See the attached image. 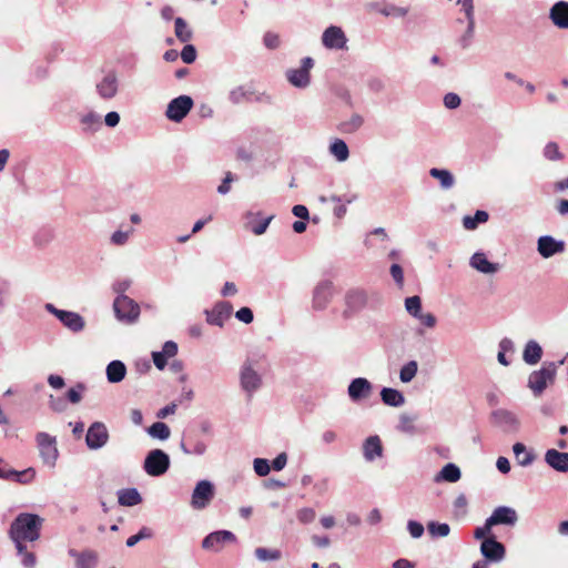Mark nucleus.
I'll return each mask as SVG.
<instances>
[{"label":"nucleus","mask_w":568,"mask_h":568,"mask_svg":"<svg viewBox=\"0 0 568 568\" xmlns=\"http://www.w3.org/2000/svg\"><path fill=\"white\" fill-rule=\"evenodd\" d=\"M97 93L103 100L113 99L119 91V80L115 72H108L95 85Z\"/></svg>","instance_id":"nucleus-22"},{"label":"nucleus","mask_w":568,"mask_h":568,"mask_svg":"<svg viewBox=\"0 0 568 568\" xmlns=\"http://www.w3.org/2000/svg\"><path fill=\"white\" fill-rule=\"evenodd\" d=\"M170 467L169 455L161 449L151 450L145 457L143 468L150 476L163 475Z\"/></svg>","instance_id":"nucleus-8"},{"label":"nucleus","mask_w":568,"mask_h":568,"mask_svg":"<svg viewBox=\"0 0 568 568\" xmlns=\"http://www.w3.org/2000/svg\"><path fill=\"white\" fill-rule=\"evenodd\" d=\"M462 473L458 466L453 463L446 464L436 476V481L444 480L456 483L460 479Z\"/></svg>","instance_id":"nucleus-34"},{"label":"nucleus","mask_w":568,"mask_h":568,"mask_svg":"<svg viewBox=\"0 0 568 568\" xmlns=\"http://www.w3.org/2000/svg\"><path fill=\"white\" fill-rule=\"evenodd\" d=\"M209 428H185L182 436L181 447L189 454H203L205 442L209 439Z\"/></svg>","instance_id":"nucleus-6"},{"label":"nucleus","mask_w":568,"mask_h":568,"mask_svg":"<svg viewBox=\"0 0 568 568\" xmlns=\"http://www.w3.org/2000/svg\"><path fill=\"white\" fill-rule=\"evenodd\" d=\"M233 311L229 302H219L214 305L212 311H206V321L211 325L222 327L224 322L231 316Z\"/></svg>","instance_id":"nucleus-23"},{"label":"nucleus","mask_w":568,"mask_h":568,"mask_svg":"<svg viewBox=\"0 0 568 568\" xmlns=\"http://www.w3.org/2000/svg\"><path fill=\"white\" fill-rule=\"evenodd\" d=\"M416 320H418L419 323L427 328L435 327L436 323H437L436 316L432 313H423L422 312L420 315L416 317Z\"/></svg>","instance_id":"nucleus-61"},{"label":"nucleus","mask_w":568,"mask_h":568,"mask_svg":"<svg viewBox=\"0 0 568 568\" xmlns=\"http://www.w3.org/2000/svg\"><path fill=\"white\" fill-rule=\"evenodd\" d=\"M549 17L556 27L568 29V2H556L550 9Z\"/></svg>","instance_id":"nucleus-28"},{"label":"nucleus","mask_w":568,"mask_h":568,"mask_svg":"<svg viewBox=\"0 0 568 568\" xmlns=\"http://www.w3.org/2000/svg\"><path fill=\"white\" fill-rule=\"evenodd\" d=\"M363 455L366 462H374L383 456V446L377 435L369 436L363 444Z\"/></svg>","instance_id":"nucleus-29"},{"label":"nucleus","mask_w":568,"mask_h":568,"mask_svg":"<svg viewBox=\"0 0 568 568\" xmlns=\"http://www.w3.org/2000/svg\"><path fill=\"white\" fill-rule=\"evenodd\" d=\"M235 317L245 324H250L253 322L254 315L250 307H242L235 313Z\"/></svg>","instance_id":"nucleus-64"},{"label":"nucleus","mask_w":568,"mask_h":568,"mask_svg":"<svg viewBox=\"0 0 568 568\" xmlns=\"http://www.w3.org/2000/svg\"><path fill=\"white\" fill-rule=\"evenodd\" d=\"M468 500L465 494H459L454 500V513L456 516H465L467 513Z\"/></svg>","instance_id":"nucleus-52"},{"label":"nucleus","mask_w":568,"mask_h":568,"mask_svg":"<svg viewBox=\"0 0 568 568\" xmlns=\"http://www.w3.org/2000/svg\"><path fill=\"white\" fill-rule=\"evenodd\" d=\"M37 443L44 465L50 468L54 467L59 455L55 438L45 433H39L37 435Z\"/></svg>","instance_id":"nucleus-11"},{"label":"nucleus","mask_w":568,"mask_h":568,"mask_svg":"<svg viewBox=\"0 0 568 568\" xmlns=\"http://www.w3.org/2000/svg\"><path fill=\"white\" fill-rule=\"evenodd\" d=\"M296 518L301 524H304V525L311 524L315 520L316 513L311 507H303L297 510Z\"/></svg>","instance_id":"nucleus-50"},{"label":"nucleus","mask_w":568,"mask_h":568,"mask_svg":"<svg viewBox=\"0 0 568 568\" xmlns=\"http://www.w3.org/2000/svg\"><path fill=\"white\" fill-rule=\"evenodd\" d=\"M334 296V285L329 280L317 283L313 291L312 307L315 311H324Z\"/></svg>","instance_id":"nucleus-10"},{"label":"nucleus","mask_w":568,"mask_h":568,"mask_svg":"<svg viewBox=\"0 0 568 568\" xmlns=\"http://www.w3.org/2000/svg\"><path fill=\"white\" fill-rule=\"evenodd\" d=\"M345 308L343 317L348 320L361 313L366 307H374L381 302V296L377 292H368L364 288H351L346 292Z\"/></svg>","instance_id":"nucleus-1"},{"label":"nucleus","mask_w":568,"mask_h":568,"mask_svg":"<svg viewBox=\"0 0 568 568\" xmlns=\"http://www.w3.org/2000/svg\"><path fill=\"white\" fill-rule=\"evenodd\" d=\"M43 519L36 514L21 513L11 523L9 535L17 539L36 541L40 538Z\"/></svg>","instance_id":"nucleus-2"},{"label":"nucleus","mask_w":568,"mask_h":568,"mask_svg":"<svg viewBox=\"0 0 568 568\" xmlns=\"http://www.w3.org/2000/svg\"><path fill=\"white\" fill-rule=\"evenodd\" d=\"M544 155L551 161L561 159L558 144L555 142L547 143L544 149Z\"/></svg>","instance_id":"nucleus-57"},{"label":"nucleus","mask_w":568,"mask_h":568,"mask_svg":"<svg viewBox=\"0 0 568 568\" xmlns=\"http://www.w3.org/2000/svg\"><path fill=\"white\" fill-rule=\"evenodd\" d=\"M193 106V100L189 95H180L173 99L169 104L165 115L173 122H181Z\"/></svg>","instance_id":"nucleus-15"},{"label":"nucleus","mask_w":568,"mask_h":568,"mask_svg":"<svg viewBox=\"0 0 568 568\" xmlns=\"http://www.w3.org/2000/svg\"><path fill=\"white\" fill-rule=\"evenodd\" d=\"M132 281L130 278H121L113 283L112 288L118 296L125 295V292L130 288Z\"/></svg>","instance_id":"nucleus-58"},{"label":"nucleus","mask_w":568,"mask_h":568,"mask_svg":"<svg viewBox=\"0 0 568 568\" xmlns=\"http://www.w3.org/2000/svg\"><path fill=\"white\" fill-rule=\"evenodd\" d=\"M462 103V100L458 94L449 92L444 97V104L447 109L454 110L457 109Z\"/></svg>","instance_id":"nucleus-60"},{"label":"nucleus","mask_w":568,"mask_h":568,"mask_svg":"<svg viewBox=\"0 0 568 568\" xmlns=\"http://www.w3.org/2000/svg\"><path fill=\"white\" fill-rule=\"evenodd\" d=\"M489 525L494 526H508L514 527L518 521V514L516 509L509 506L496 507L491 515L488 517Z\"/></svg>","instance_id":"nucleus-18"},{"label":"nucleus","mask_w":568,"mask_h":568,"mask_svg":"<svg viewBox=\"0 0 568 568\" xmlns=\"http://www.w3.org/2000/svg\"><path fill=\"white\" fill-rule=\"evenodd\" d=\"M428 532L432 537H446L450 532V527L445 523L430 521L427 525Z\"/></svg>","instance_id":"nucleus-48"},{"label":"nucleus","mask_w":568,"mask_h":568,"mask_svg":"<svg viewBox=\"0 0 568 568\" xmlns=\"http://www.w3.org/2000/svg\"><path fill=\"white\" fill-rule=\"evenodd\" d=\"M229 100L233 104H239L245 101L251 102L254 100V92L243 85H240L230 91Z\"/></svg>","instance_id":"nucleus-37"},{"label":"nucleus","mask_w":568,"mask_h":568,"mask_svg":"<svg viewBox=\"0 0 568 568\" xmlns=\"http://www.w3.org/2000/svg\"><path fill=\"white\" fill-rule=\"evenodd\" d=\"M36 477V469L29 467L24 470H14L10 465L2 458H0V478L3 480L14 481L19 484H29Z\"/></svg>","instance_id":"nucleus-14"},{"label":"nucleus","mask_w":568,"mask_h":568,"mask_svg":"<svg viewBox=\"0 0 568 568\" xmlns=\"http://www.w3.org/2000/svg\"><path fill=\"white\" fill-rule=\"evenodd\" d=\"M236 541V536L230 530H217L209 534L202 540V548L205 550L219 552L225 544Z\"/></svg>","instance_id":"nucleus-16"},{"label":"nucleus","mask_w":568,"mask_h":568,"mask_svg":"<svg viewBox=\"0 0 568 568\" xmlns=\"http://www.w3.org/2000/svg\"><path fill=\"white\" fill-rule=\"evenodd\" d=\"M215 488L214 485L209 480L199 481L191 496V506L193 509H204L209 506L211 500L214 498Z\"/></svg>","instance_id":"nucleus-9"},{"label":"nucleus","mask_w":568,"mask_h":568,"mask_svg":"<svg viewBox=\"0 0 568 568\" xmlns=\"http://www.w3.org/2000/svg\"><path fill=\"white\" fill-rule=\"evenodd\" d=\"M373 393L372 383L365 377H356L352 379L347 387V394L353 403H359L369 398Z\"/></svg>","instance_id":"nucleus-17"},{"label":"nucleus","mask_w":568,"mask_h":568,"mask_svg":"<svg viewBox=\"0 0 568 568\" xmlns=\"http://www.w3.org/2000/svg\"><path fill=\"white\" fill-rule=\"evenodd\" d=\"M98 564V555L94 551H82L75 560L77 568H95Z\"/></svg>","instance_id":"nucleus-43"},{"label":"nucleus","mask_w":568,"mask_h":568,"mask_svg":"<svg viewBox=\"0 0 568 568\" xmlns=\"http://www.w3.org/2000/svg\"><path fill=\"white\" fill-rule=\"evenodd\" d=\"M273 217V215L262 217L261 212H247L245 214V219L247 220L246 227H248L255 235H262L266 232Z\"/></svg>","instance_id":"nucleus-25"},{"label":"nucleus","mask_w":568,"mask_h":568,"mask_svg":"<svg viewBox=\"0 0 568 568\" xmlns=\"http://www.w3.org/2000/svg\"><path fill=\"white\" fill-rule=\"evenodd\" d=\"M174 29L175 36L181 42L186 43L193 37L192 30L189 28L186 21L181 17L175 18Z\"/></svg>","instance_id":"nucleus-38"},{"label":"nucleus","mask_w":568,"mask_h":568,"mask_svg":"<svg viewBox=\"0 0 568 568\" xmlns=\"http://www.w3.org/2000/svg\"><path fill=\"white\" fill-rule=\"evenodd\" d=\"M407 529L413 538H420L424 534V526L416 520H408Z\"/></svg>","instance_id":"nucleus-59"},{"label":"nucleus","mask_w":568,"mask_h":568,"mask_svg":"<svg viewBox=\"0 0 568 568\" xmlns=\"http://www.w3.org/2000/svg\"><path fill=\"white\" fill-rule=\"evenodd\" d=\"M176 354L178 344L173 341H168L164 343L162 351L152 353L153 363L158 369L162 371L168 365V359Z\"/></svg>","instance_id":"nucleus-27"},{"label":"nucleus","mask_w":568,"mask_h":568,"mask_svg":"<svg viewBox=\"0 0 568 568\" xmlns=\"http://www.w3.org/2000/svg\"><path fill=\"white\" fill-rule=\"evenodd\" d=\"M81 124L83 125V130L88 132H95L101 126V116L91 111L81 116Z\"/></svg>","instance_id":"nucleus-40"},{"label":"nucleus","mask_w":568,"mask_h":568,"mask_svg":"<svg viewBox=\"0 0 568 568\" xmlns=\"http://www.w3.org/2000/svg\"><path fill=\"white\" fill-rule=\"evenodd\" d=\"M541 346L534 339L528 341L523 353L524 362L528 365H535L541 359Z\"/></svg>","instance_id":"nucleus-31"},{"label":"nucleus","mask_w":568,"mask_h":568,"mask_svg":"<svg viewBox=\"0 0 568 568\" xmlns=\"http://www.w3.org/2000/svg\"><path fill=\"white\" fill-rule=\"evenodd\" d=\"M44 307L50 314L54 315L64 327L73 333L81 332L85 326V322L79 313L59 310L51 303H47Z\"/></svg>","instance_id":"nucleus-7"},{"label":"nucleus","mask_w":568,"mask_h":568,"mask_svg":"<svg viewBox=\"0 0 568 568\" xmlns=\"http://www.w3.org/2000/svg\"><path fill=\"white\" fill-rule=\"evenodd\" d=\"M314 65V60L310 57L302 59L298 69H290L286 71L288 82L296 88H306L311 82L310 71Z\"/></svg>","instance_id":"nucleus-12"},{"label":"nucleus","mask_w":568,"mask_h":568,"mask_svg":"<svg viewBox=\"0 0 568 568\" xmlns=\"http://www.w3.org/2000/svg\"><path fill=\"white\" fill-rule=\"evenodd\" d=\"M254 555L260 561H276L281 559L282 552L278 549H268L258 547L255 549Z\"/></svg>","instance_id":"nucleus-44"},{"label":"nucleus","mask_w":568,"mask_h":568,"mask_svg":"<svg viewBox=\"0 0 568 568\" xmlns=\"http://www.w3.org/2000/svg\"><path fill=\"white\" fill-rule=\"evenodd\" d=\"M329 152L337 161L344 162L349 156V150L345 141L335 139L329 145Z\"/></svg>","instance_id":"nucleus-39"},{"label":"nucleus","mask_w":568,"mask_h":568,"mask_svg":"<svg viewBox=\"0 0 568 568\" xmlns=\"http://www.w3.org/2000/svg\"><path fill=\"white\" fill-rule=\"evenodd\" d=\"M489 215L486 211L478 210L474 216L466 215L463 219V225L466 230H475L478 224L485 223Z\"/></svg>","instance_id":"nucleus-42"},{"label":"nucleus","mask_w":568,"mask_h":568,"mask_svg":"<svg viewBox=\"0 0 568 568\" xmlns=\"http://www.w3.org/2000/svg\"><path fill=\"white\" fill-rule=\"evenodd\" d=\"M363 116L357 113H354L348 120L343 121L339 124V131L343 133H354L363 125Z\"/></svg>","instance_id":"nucleus-41"},{"label":"nucleus","mask_w":568,"mask_h":568,"mask_svg":"<svg viewBox=\"0 0 568 568\" xmlns=\"http://www.w3.org/2000/svg\"><path fill=\"white\" fill-rule=\"evenodd\" d=\"M418 371V364L416 361H409L402 366L399 371V379L403 383H409L416 376Z\"/></svg>","instance_id":"nucleus-45"},{"label":"nucleus","mask_w":568,"mask_h":568,"mask_svg":"<svg viewBox=\"0 0 568 568\" xmlns=\"http://www.w3.org/2000/svg\"><path fill=\"white\" fill-rule=\"evenodd\" d=\"M469 265L483 274H495L500 270V265L488 261L486 254L483 252L474 253L470 257Z\"/></svg>","instance_id":"nucleus-26"},{"label":"nucleus","mask_w":568,"mask_h":568,"mask_svg":"<svg viewBox=\"0 0 568 568\" xmlns=\"http://www.w3.org/2000/svg\"><path fill=\"white\" fill-rule=\"evenodd\" d=\"M253 465L255 473L261 477L268 475L271 470L268 460L264 458H255Z\"/></svg>","instance_id":"nucleus-56"},{"label":"nucleus","mask_w":568,"mask_h":568,"mask_svg":"<svg viewBox=\"0 0 568 568\" xmlns=\"http://www.w3.org/2000/svg\"><path fill=\"white\" fill-rule=\"evenodd\" d=\"M379 13L385 17L403 18L408 13V8L388 3L379 9Z\"/></svg>","instance_id":"nucleus-49"},{"label":"nucleus","mask_w":568,"mask_h":568,"mask_svg":"<svg viewBox=\"0 0 568 568\" xmlns=\"http://www.w3.org/2000/svg\"><path fill=\"white\" fill-rule=\"evenodd\" d=\"M113 310L118 321L125 324H133L140 317V305L128 295L116 296L113 302Z\"/></svg>","instance_id":"nucleus-4"},{"label":"nucleus","mask_w":568,"mask_h":568,"mask_svg":"<svg viewBox=\"0 0 568 568\" xmlns=\"http://www.w3.org/2000/svg\"><path fill=\"white\" fill-rule=\"evenodd\" d=\"M429 175L434 179H437L440 183V186L444 190H449L455 184L454 175L452 174L450 171H448L446 169L433 168L429 170Z\"/></svg>","instance_id":"nucleus-35"},{"label":"nucleus","mask_w":568,"mask_h":568,"mask_svg":"<svg viewBox=\"0 0 568 568\" xmlns=\"http://www.w3.org/2000/svg\"><path fill=\"white\" fill-rule=\"evenodd\" d=\"M382 402L392 407H399L405 403V397L402 392L392 387H384L381 390Z\"/></svg>","instance_id":"nucleus-30"},{"label":"nucleus","mask_w":568,"mask_h":568,"mask_svg":"<svg viewBox=\"0 0 568 568\" xmlns=\"http://www.w3.org/2000/svg\"><path fill=\"white\" fill-rule=\"evenodd\" d=\"M322 43L327 49H346L347 38L342 28L336 26L328 27L322 36Z\"/></svg>","instance_id":"nucleus-21"},{"label":"nucleus","mask_w":568,"mask_h":568,"mask_svg":"<svg viewBox=\"0 0 568 568\" xmlns=\"http://www.w3.org/2000/svg\"><path fill=\"white\" fill-rule=\"evenodd\" d=\"M118 500L122 506H135L142 501L136 488H124L118 491Z\"/></svg>","instance_id":"nucleus-33"},{"label":"nucleus","mask_w":568,"mask_h":568,"mask_svg":"<svg viewBox=\"0 0 568 568\" xmlns=\"http://www.w3.org/2000/svg\"><path fill=\"white\" fill-rule=\"evenodd\" d=\"M480 552L486 560L491 562H499L505 558L506 549L505 546L497 541L496 538H485L480 545Z\"/></svg>","instance_id":"nucleus-20"},{"label":"nucleus","mask_w":568,"mask_h":568,"mask_svg":"<svg viewBox=\"0 0 568 568\" xmlns=\"http://www.w3.org/2000/svg\"><path fill=\"white\" fill-rule=\"evenodd\" d=\"M513 452L515 454L517 463L523 467L531 465L535 460L534 453L527 450L526 446L521 443H516L513 446Z\"/></svg>","instance_id":"nucleus-36"},{"label":"nucleus","mask_w":568,"mask_h":568,"mask_svg":"<svg viewBox=\"0 0 568 568\" xmlns=\"http://www.w3.org/2000/svg\"><path fill=\"white\" fill-rule=\"evenodd\" d=\"M565 250L566 243L562 240H556L551 235H542L537 241V251L544 258L561 254Z\"/></svg>","instance_id":"nucleus-19"},{"label":"nucleus","mask_w":568,"mask_h":568,"mask_svg":"<svg viewBox=\"0 0 568 568\" xmlns=\"http://www.w3.org/2000/svg\"><path fill=\"white\" fill-rule=\"evenodd\" d=\"M181 59L184 63H193L196 59V49L193 44H185L181 51Z\"/></svg>","instance_id":"nucleus-55"},{"label":"nucleus","mask_w":568,"mask_h":568,"mask_svg":"<svg viewBox=\"0 0 568 568\" xmlns=\"http://www.w3.org/2000/svg\"><path fill=\"white\" fill-rule=\"evenodd\" d=\"M493 417H494V422L496 424H500V425H505V426H511V425L518 423L516 415L506 409H498V410L494 412Z\"/></svg>","instance_id":"nucleus-46"},{"label":"nucleus","mask_w":568,"mask_h":568,"mask_svg":"<svg viewBox=\"0 0 568 568\" xmlns=\"http://www.w3.org/2000/svg\"><path fill=\"white\" fill-rule=\"evenodd\" d=\"M83 386L81 384L72 387L67 393V398L72 404H78L82 398Z\"/></svg>","instance_id":"nucleus-63"},{"label":"nucleus","mask_w":568,"mask_h":568,"mask_svg":"<svg viewBox=\"0 0 568 568\" xmlns=\"http://www.w3.org/2000/svg\"><path fill=\"white\" fill-rule=\"evenodd\" d=\"M235 175L231 172H227L225 174V178L223 179L222 183L217 187V192L222 195H225L231 190V183L235 180Z\"/></svg>","instance_id":"nucleus-62"},{"label":"nucleus","mask_w":568,"mask_h":568,"mask_svg":"<svg viewBox=\"0 0 568 568\" xmlns=\"http://www.w3.org/2000/svg\"><path fill=\"white\" fill-rule=\"evenodd\" d=\"M133 233V229H130L125 232L123 231H115L112 235H111V243L114 244V245H124L130 235Z\"/></svg>","instance_id":"nucleus-54"},{"label":"nucleus","mask_w":568,"mask_h":568,"mask_svg":"<svg viewBox=\"0 0 568 568\" xmlns=\"http://www.w3.org/2000/svg\"><path fill=\"white\" fill-rule=\"evenodd\" d=\"M75 438H81L85 435V442L90 449H99L103 447L108 439V428H72Z\"/></svg>","instance_id":"nucleus-13"},{"label":"nucleus","mask_w":568,"mask_h":568,"mask_svg":"<svg viewBox=\"0 0 568 568\" xmlns=\"http://www.w3.org/2000/svg\"><path fill=\"white\" fill-rule=\"evenodd\" d=\"M126 367L121 361H112L106 366V378L110 383H120L124 379Z\"/></svg>","instance_id":"nucleus-32"},{"label":"nucleus","mask_w":568,"mask_h":568,"mask_svg":"<svg viewBox=\"0 0 568 568\" xmlns=\"http://www.w3.org/2000/svg\"><path fill=\"white\" fill-rule=\"evenodd\" d=\"M405 308L407 313L416 318L422 313V300L419 296L414 295L405 300Z\"/></svg>","instance_id":"nucleus-47"},{"label":"nucleus","mask_w":568,"mask_h":568,"mask_svg":"<svg viewBox=\"0 0 568 568\" xmlns=\"http://www.w3.org/2000/svg\"><path fill=\"white\" fill-rule=\"evenodd\" d=\"M545 463L556 471L568 473V453L559 452L555 448L547 449L545 453Z\"/></svg>","instance_id":"nucleus-24"},{"label":"nucleus","mask_w":568,"mask_h":568,"mask_svg":"<svg viewBox=\"0 0 568 568\" xmlns=\"http://www.w3.org/2000/svg\"><path fill=\"white\" fill-rule=\"evenodd\" d=\"M474 33H475V23H467L465 33L458 40V43L463 49H467L471 44Z\"/></svg>","instance_id":"nucleus-53"},{"label":"nucleus","mask_w":568,"mask_h":568,"mask_svg":"<svg viewBox=\"0 0 568 568\" xmlns=\"http://www.w3.org/2000/svg\"><path fill=\"white\" fill-rule=\"evenodd\" d=\"M457 4L462 6L467 23H475L474 0H457Z\"/></svg>","instance_id":"nucleus-51"},{"label":"nucleus","mask_w":568,"mask_h":568,"mask_svg":"<svg viewBox=\"0 0 568 568\" xmlns=\"http://www.w3.org/2000/svg\"><path fill=\"white\" fill-rule=\"evenodd\" d=\"M557 373V364L545 362L540 369L534 371L528 378V387L532 393L540 395L549 384H552Z\"/></svg>","instance_id":"nucleus-3"},{"label":"nucleus","mask_w":568,"mask_h":568,"mask_svg":"<svg viewBox=\"0 0 568 568\" xmlns=\"http://www.w3.org/2000/svg\"><path fill=\"white\" fill-rule=\"evenodd\" d=\"M240 386L248 399L262 386V376L254 369L251 359H246L240 368Z\"/></svg>","instance_id":"nucleus-5"}]
</instances>
